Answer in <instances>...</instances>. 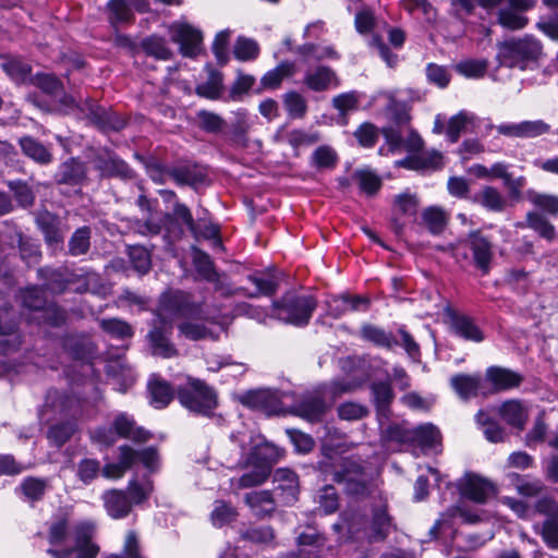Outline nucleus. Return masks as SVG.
<instances>
[{
  "label": "nucleus",
  "instance_id": "nucleus-55",
  "mask_svg": "<svg viewBox=\"0 0 558 558\" xmlns=\"http://www.w3.org/2000/svg\"><path fill=\"white\" fill-rule=\"evenodd\" d=\"M353 177L360 190L368 196L375 195L381 187L380 178L371 170H357Z\"/></svg>",
  "mask_w": 558,
  "mask_h": 558
},
{
  "label": "nucleus",
  "instance_id": "nucleus-33",
  "mask_svg": "<svg viewBox=\"0 0 558 558\" xmlns=\"http://www.w3.org/2000/svg\"><path fill=\"white\" fill-rule=\"evenodd\" d=\"M296 73L294 62L282 61L275 69L264 74L260 84L266 89H277L284 78L292 77Z\"/></svg>",
  "mask_w": 558,
  "mask_h": 558
},
{
  "label": "nucleus",
  "instance_id": "nucleus-54",
  "mask_svg": "<svg viewBox=\"0 0 558 558\" xmlns=\"http://www.w3.org/2000/svg\"><path fill=\"white\" fill-rule=\"evenodd\" d=\"M2 69L16 83H25L29 78L32 71L28 63L16 58L3 62Z\"/></svg>",
  "mask_w": 558,
  "mask_h": 558
},
{
  "label": "nucleus",
  "instance_id": "nucleus-32",
  "mask_svg": "<svg viewBox=\"0 0 558 558\" xmlns=\"http://www.w3.org/2000/svg\"><path fill=\"white\" fill-rule=\"evenodd\" d=\"M441 161V155L437 151L422 155H411L396 161V167L415 171L437 169Z\"/></svg>",
  "mask_w": 558,
  "mask_h": 558
},
{
  "label": "nucleus",
  "instance_id": "nucleus-40",
  "mask_svg": "<svg viewBox=\"0 0 558 558\" xmlns=\"http://www.w3.org/2000/svg\"><path fill=\"white\" fill-rule=\"evenodd\" d=\"M222 73L214 69H209L207 81L198 84L195 88V92L201 97L218 99L222 93Z\"/></svg>",
  "mask_w": 558,
  "mask_h": 558
},
{
  "label": "nucleus",
  "instance_id": "nucleus-44",
  "mask_svg": "<svg viewBox=\"0 0 558 558\" xmlns=\"http://www.w3.org/2000/svg\"><path fill=\"white\" fill-rule=\"evenodd\" d=\"M274 480L278 483L277 488L287 494L289 500H295L298 494V476L289 469H278L275 472Z\"/></svg>",
  "mask_w": 558,
  "mask_h": 558
},
{
  "label": "nucleus",
  "instance_id": "nucleus-39",
  "mask_svg": "<svg viewBox=\"0 0 558 558\" xmlns=\"http://www.w3.org/2000/svg\"><path fill=\"white\" fill-rule=\"evenodd\" d=\"M99 327L104 332L119 340L131 339L134 336L133 327L120 318H102L99 320Z\"/></svg>",
  "mask_w": 558,
  "mask_h": 558
},
{
  "label": "nucleus",
  "instance_id": "nucleus-52",
  "mask_svg": "<svg viewBox=\"0 0 558 558\" xmlns=\"http://www.w3.org/2000/svg\"><path fill=\"white\" fill-rule=\"evenodd\" d=\"M527 227L537 232L542 238L551 241L555 238V227L539 213L531 211L526 215Z\"/></svg>",
  "mask_w": 558,
  "mask_h": 558
},
{
  "label": "nucleus",
  "instance_id": "nucleus-7",
  "mask_svg": "<svg viewBox=\"0 0 558 558\" xmlns=\"http://www.w3.org/2000/svg\"><path fill=\"white\" fill-rule=\"evenodd\" d=\"M537 0H477L480 7L485 10L497 11V22L504 28L509 31L523 29L529 19L524 12L535 7Z\"/></svg>",
  "mask_w": 558,
  "mask_h": 558
},
{
  "label": "nucleus",
  "instance_id": "nucleus-13",
  "mask_svg": "<svg viewBox=\"0 0 558 558\" xmlns=\"http://www.w3.org/2000/svg\"><path fill=\"white\" fill-rule=\"evenodd\" d=\"M94 167L101 177L120 178L122 180H132L135 178V171L118 155L105 150L94 158Z\"/></svg>",
  "mask_w": 558,
  "mask_h": 558
},
{
  "label": "nucleus",
  "instance_id": "nucleus-34",
  "mask_svg": "<svg viewBox=\"0 0 558 558\" xmlns=\"http://www.w3.org/2000/svg\"><path fill=\"white\" fill-rule=\"evenodd\" d=\"M245 504L252 509L255 515L265 517L275 511V501L269 490H257L247 493L244 497Z\"/></svg>",
  "mask_w": 558,
  "mask_h": 558
},
{
  "label": "nucleus",
  "instance_id": "nucleus-64",
  "mask_svg": "<svg viewBox=\"0 0 558 558\" xmlns=\"http://www.w3.org/2000/svg\"><path fill=\"white\" fill-rule=\"evenodd\" d=\"M535 530L541 534L547 547L558 549V515L545 519L539 529L535 526Z\"/></svg>",
  "mask_w": 558,
  "mask_h": 558
},
{
  "label": "nucleus",
  "instance_id": "nucleus-36",
  "mask_svg": "<svg viewBox=\"0 0 558 558\" xmlns=\"http://www.w3.org/2000/svg\"><path fill=\"white\" fill-rule=\"evenodd\" d=\"M20 146L23 153L40 165H48L52 161V154L39 141L31 136L20 140Z\"/></svg>",
  "mask_w": 558,
  "mask_h": 558
},
{
  "label": "nucleus",
  "instance_id": "nucleus-60",
  "mask_svg": "<svg viewBox=\"0 0 558 558\" xmlns=\"http://www.w3.org/2000/svg\"><path fill=\"white\" fill-rule=\"evenodd\" d=\"M337 161V153L335 151V149L327 145L317 147L312 154V165L318 169L335 168Z\"/></svg>",
  "mask_w": 558,
  "mask_h": 558
},
{
  "label": "nucleus",
  "instance_id": "nucleus-17",
  "mask_svg": "<svg viewBox=\"0 0 558 558\" xmlns=\"http://www.w3.org/2000/svg\"><path fill=\"white\" fill-rule=\"evenodd\" d=\"M53 179L57 184L81 186L87 181V166L78 158L71 157L59 165Z\"/></svg>",
  "mask_w": 558,
  "mask_h": 558
},
{
  "label": "nucleus",
  "instance_id": "nucleus-42",
  "mask_svg": "<svg viewBox=\"0 0 558 558\" xmlns=\"http://www.w3.org/2000/svg\"><path fill=\"white\" fill-rule=\"evenodd\" d=\"M90 228L81 227L71 235L68 243V254L71 256H81L88 253L90 248Z\"/></svg>",
  "mask_w": 558,
  "mask_h": 558
},
{
  "label": "nucleus",
  "instance_id": "nucleus-5",
  "mask_svg": "<svg viewBox=\"0 0 558 558\" xmlns=\"http://www.w3.org/2000/svg\"><path fill=\"white\" fill-rule=\"evenodd\" d=\"M317 301L313 295L287 292L272 303L271 316L296 327L308 325Z\"/></svg>",
  "mask_w": 558,
  "mask_h": 558
},
{
  "label": "nucleus",
  "instance_id": "nucleus-63",
  "mask_svg": "<svg viewBox=\"0 0 558 558\" xmlns=\"http://www.w3.org/2000/svg\"><path fill=\"white\" fill-rule=\"evenodd\" d=\"M236 510L230 504L223 500L215 502L214 510L211 511V522L215 526H222L235 520Z\"/></svg>",
  "mask_w": 558,
  "mask_h": 558
},
{
  "label": "nucleus",
  "instance_id": "nucleus-15",
  "mask_svg": "<svg viewBox=\"0 0 558 558\" xmlns=\"http://www.w3.org/2000/svg\"><path fill=\"white\" fill-rule=\"evenodd\" d=\"M485 380L492 386L486 392L494 393L519 388L524 377L507 367L489 366L485 372Z\"/></svg>",
  "mask_w": 558,
  "mask_h": 558
},
{
  "label": "nucleus",
  "instance_id": "nucleus-46",
  "mask_svg": "<svg viewBox=\"0 0 558 558\" xmlns=\"http://www.w3.org/2000/svg\"><path fill=\"white\" fill-rule=\"evenodd\" d=\"M69 518L65 514L56 515L49 524L48 542L51 546H58L65 542L69 535Z\"/></svg>",
  "mask_w": 558,
  "mask_h": 558
},
{
  "label": "nucleus",
  "instance_id": "nucleus-48",
  "mask_svg": "<svg viewBox=\"0 0 558 558\" xmlns=\"http://www.w3.org/2000/svg\"><path fill=\"white\" fill-rule=\"evenodd\" d=\"M474 116L466 111H460L458 114L451 117L448 121L447 137L451 143H457L461 133L466 130L470 123H473Z\"/></svg>",
  "mask_w": 558,
  "mask_h": 558
},
{
  "label": "nucleus",
  "instance_id": "nucleus-50",
  "mask_svg": "<svg viewBox=\"0 0 558 558\" xmlns=\"http://www.w3.org/2000/svg\"><path fill=\"white\" fill-rule=\"evenodd\" d=\"M31 83L50 96H59L63 92L61 81L53 74L37 73L31 77Z\"/></svg>",
  "mask_w": 558,
  "mask_h": 558
},
{
  "label": "nucleus",
  "instance_id": "nucleus-22",
  "mask_svg": "<svg viewBox=\"0 0 558 558\" xmlns=\"http://www.w3.org/2000/svg\"><path fill=\"white\" fill-rule=\"evenodd\" d=\"M88 119L99 130L104 132L120 131L125 126V121L114 111L107 110L98 105H90L88 108Z\"/></svg>",
  "mask_w": 558,
  "mask_h": 558
},
{
  "label": "nucleus",
  "instance_id": "nucleus-30",
  "mask_svg": "<svg viewBox=\"0 0 558 558\" xmlns=\"http://www.w3.org/2000/svg\"><path fill=\"white\" fill-rule=\"evenodd\" d=\"M304 84L314 92L326 90L332 85L339 86V80L333 70L328 66H317L314 71H308L304 76Z\"/></svg>",
  "mask_w": 558,
  "mask_h": 558
},
{
  "label": "nucleus",
  "instance_id": "nucleus-56",
  "mask_svg": "<svg viewBox=\"0 0 558 558\" xmlns=\"http://www.w3.org/2000/svg\"><path fill=\"white\" fill-rule=\"evenodd\" d=\"M48 487V481L38 477H26L21 483V490L24 496L31 501H38L43 499L46 489Z\"/></svg>",
  "mask_w": 558,
  "mask_h": 558
},
{
  "label": "nucleus",
  "instance_id": "nucleus-59",
  "mask_svg": "<svg viewBox=\"0 0 558 558\" xmlns=\"http://www.w3.org/2000/svg\"><path fill=\"white\" fill-rule=\"evenodd\" d=\"M76 426L72 422H64L51 426L48 430L47 438L57 447H62L75 433Z\"/></svg>",
  "mask_w": 558,
  "mask_h": 558
},
{
  "label": "nucleus",
  "instance_id": "nucleus-43",
  "mask_svg": "<svg viewBox=\"0 0 558 558\" xmlns=\"http://www.w3.org/2000/svg\"><path fill=\"white\" fill-rule=\"evenodd\" d=\"M476 422L482 426L485 438L490 442H502L506 438L505 428L494 421L487 413L480 411L476 414Z\"/></svg>",
  "mask_w": 558,
  "mask_h": 558
},
{
  "label": "nucleus",
  "instance_id": "nucleus-12",
  "mask_svg": "<svg viewBox=\"0 0 558 558\" xmlns=\"http://www.w3.org/2000/svg\"><path fill=\"white\" fill-rule=\"evenodd\" d=\"M349 533L356 539H366L368 543L385 541L393 529L392 518L386 508H378L373 511L369 526L360 531L354 522L349 524Z\"/></svg>",
  "mask_w": 558,
  "mask_h": 558
},
{
  "label": "nucleus",
  "instance_id": "nucleus-29",
  "mask_svg": "<svg viewBox=\"0 0 558 558\" xmlns=\"http://www.w3.org/2000/svg\"><path fill=\"white\" fill-rule=\"evenodd\" d=\"M499 415L510 426L522 430L529 417L527 408L522 401L511 399L505 401L499 408Z\"/></svg>",
  "mask_w": 558,
  "mask_h": 558
},
{
  "label": "nucleus",
  "instance_id": "nucleus-3",
  "mask_svg": "<svg viewBox=\"0 0 558 558\" xmlns=\"http://www.w3.org/2000/svg\"><path fill=\"white\" fill-rule=\"evenodd\" d=\"M230 440L233 446L236 447V459H230L227 458L225 461V464L229 469L234 468H246L252 466V470L248 472L243 473L239 478H232L231 480V486L236 489H244V488H252L255 486H259L264 484L268 477L270 476L271 472L268 471V468L262 466L256 463H246L245 462V456L244 451L246 449V446L252 442L253 440V433L243 429L234 432L230 435Z\"/></svg>",
  "mask_w": 558,
  "mask_h": 558
},
{
  "label": "nucleus",
  "instance_id": "nucleus-19",
  "mask_svg": "<svg viewBox=\"0 0 558 558\" xmlns=\"http://www.w3.org/2000/svg\"><path fill=\"white\" fill-rule=\"evenodd\" d=\"M112 427L117 437L130 439L143 444L151 438V434L136 425L134 418L126 413H119L112 421Z\"/></svg>",
  "mask_w": 558,
  "mask_h": 558
},
{
  "label": "nucleus",
  "instance_id": "nucleus-18",
  "mask_svg": "<svg viewBox=\"0 0 558 558\" xmlns=\"http://www.w3.org/2000/svg\"><path fill=\"white\" fill-rule=\"evenodd\" d=\"M202 33L187 24H180L172 28V40L180 45L184 57H196L201 52Z\"/></svg>",
  "mask_w": 558,
  "mask_h": 558
},
{
  "label": "nucleus",
  "instance_id": "nucleus-23",
  "mask_svg": "<svg viewBox=\"0 0 558 558\" xmlns=\"http://www.w3.org/2000/svg\"><path fill=\"white\" fill-rule=\"evenodd\" d=\"M326 403L318 392L304 395L295 404V413L310 422L322 420L326 411Z\"/></svg>",
  "mask_w": 558,
  "mask_h": 558
},
{
  "label": "nucleus",
  "instance_id": "nucleus-11",
  "mask_svg": "<svg viewBox=\"0 0 558 558\" xmlns=\"http://www.w3.org/2000/svg\"><path fill=\"white\" fill-rule=\"evenodd\" d=\"M461 497L484 505L498 493L497 486L488 478L475 473H465L457 482Z\"/></svg>",
  "mask_w": 558,
  "mask_h": 558
},
{
  "label": "nucleus",
  "instance_id": "nucleus-53",
  "mask_svg": "<svg viewBox=\"0 0 558 558\" xmlns=\"http://www.w3.org/2000/svg\"><path fill=\"white\" fill-rule=\"evenodd\" d=\"M194 266L202 279L208 282L218 281L219 276L214 267L210 256L207 253L196 251L194 255Z\"/></svg>",
  "mask_w": 558,
  "mask_h": 558
},
{
  "label": "nucleus",
  "instance_id": "nucleus-24",
  "mask_svg": "<svg viewBox=\"0 0 558 558\" xmlns=\"http://www.w3.org/2000/svg\"><path fill=\"white\" fill-rule=\"evenodd\" d=\"M118 461L106 463L101 469V474L106 478H121L128 470L134 465V449L129 445H122L118 448Z\"/></svg>",
  "mask_w": 558,
  "mask_h": 558
},
{
  "label": "nucleus",
  "instance_id": "nucleus-4",
  "mask_svg": "<svg viewBox=\"0 0 558 558\" xmlns=\"http://www.w3.org/2000/svg\"><path fill=\"white\" fill-rule=\"evenodd\" d=\"M497 59L508 68L525 70L529 63L535 62L543 53L541 41L532 35L513 37L497 45Z\"/></svg>",
  "mask_w": 558,
  "mask_h": 558
},
{
  "label": "nucleus",
  "instance_id": "nucleus-14",
  "mask_svg": "<svg viewBox=\"0 0 558 558\" xmlns=\"http://www.w3.org/2000/svg\"><path fill=\"white\" fill-rule=\"evenodd\" d=\"M37 277L45 281L44 288L52 294L65 292L76 280V275L66 267H40L37 270Z\"/></svg>",
  "mask_w": 558,
  "mask_h": 558
},
{
  "label": "nucleus",
  "instance_id": "nucleus-47",
  "mask_svg": "<svg viewBox=\"0 0 558 558\" xmlns=\"http://www.w3.org/2000/svg\"><path fill=\"white\" fill-rule=\"evenodd\" d=\"M106 373L108 376L122 381L125 387L134 383L133 371L122 359L109 360L106 364Z\"/></svg>",
  "mask_w": 558,
  "mask_h": 558
},
{
  "label": "nucleus",
  "instance_id": "nucleus-2",
  "mask_svg": "<svg viewBox=\"0 0 558 558\" xmlns=\"http://www.w3.org/2000/svg\"><path fill=\"white\" fill-rule=\"evenodd\" d=\"M153 492V483L147 480L140 483L131 480L125 489H108L101 495L107 514L116 520L128 517L134 505H141L148 499Z\"/></svg>",
  "mask_w": 558,
  "mask_h": 558
},
{
  "label": "nucleus",
  "instance_id": "nucleus-8",
  "mask_svg": "<svg viewBox=\"0 0 558 558\" xmlns=\"http://www.w3.org/2000/svg\"><path fill=\"white\" fill-rule=\"evenodd\" d=\"M331 480L343 486L344 492L352 496H365L368 492L367 478L363 468L352 459H340L331 470L325 469Z\"/></svg>",
  "mask_w": 558,
  "mask_h": 558
},
{
  "label": "nucleus",
  "instance_id": "nucleus-41",
  "mask_svg": "<svg viewBox=\"0 0 558 558\" xmlns=\"http://www.w3.org/2000/svg\"><path fill=\"white\" fill-rule=\"evenodd\" d=\"M422 221L427 230L433 234H440L448 222L446 213L436 206H430L422 211Z\"/></svg>",
  "mask_w": 558,
  "mask_h": 558
},
{
  "label": "nucleus",
  "instance_id": "nucleus-6",
  "mask_svg": "<svg viewBox=\"0 0 558 558\" xmlns=\"http://www.w3.org/2000/svg\"><path fill=\"white\" fill-rule=\"evenodd\" d=\"M449 250L457 262L469 260L468 252H471V262L481 270L483 275H487L490 270L494 258V246L488 236L481 230L470 231L464 240L457 245L451 244Z\"/></svg>",
  "mask_w": 558,
  "mask_h": 558
},
{
  "label": "nucleus",
  "instance_id": "nucleus-9",
  "mask_svg": "<svg viewBox=\"0 0 558 558\" xmlns=\"http://www.w3.org/2000/svg\"><path fill=\"white\" fill-rule=\"evenodd\" d=\"M180 403L196 414L208 416L217 407L215 391L199 379H190L186 387L178 390Z\"/></svg>",
  "mask_w": 558,
  "mask_h": 558
},
{
  "label": "nucleus",
  "instance_id": "nucleus-45",
  "mask_svg": "<svg viewBox=\"0 0 558 558\" xmlns=\"http://www.w3.org/2000/svg\"><path fill=\"white\" fill-rule=\"evenodd\" d=\"M165 221L169 225H172L173 221H181L194 235H197V225L193 218V215L190 208L175 201L172 206V211L170 214L165 215Z\"/></svg>",
  "mask_w": 558,
  "mask_h": 558
},
{
  "label": "nucleus",
  "instance_id": "nucleus-38",
  "mask_svg": "<svg viewBox=\"0 0 558 558\" xmlns=\"http://www.w3.org/2000/svg\"><path fill=\"white\" fill-rule=\"evenodd\" d=\"M473 201L489 211L499 213L506 207V199L493 186H485L473 196Z\"/></svg>",
  "mask_w": 558,
  "mask_h": 558
},
{
  "label": "nucleus",
  "instance_id": "nucleus-35",
  "mask_svg": "<svg viewBox=\"0 0 558 558\" xmlns=\"http://www.w3.org/2000/svg\"><path fill=\"white\" fill-rule=\"evenodd\" d=\"M374 403L376 405L378 415L388 418L389 405L392 402L395 395L392 387L388 381L374 383L371 386Z\"/></svg>",
  "mask_w": 558,
  "mask_h": 558
},
{
  "label": "nucleus",
  "instance_id": "nucleus-62",
  "mask_svg": "<svg viewBox=\"0 0 558 558\" xmlns=\"http://www.w3.org/2000/svg\"><path fill=\"white\" fill-rule=\"evenodd\" d=\"M22 304L33 311H41L45 308L46 299L41 288L31 286L21 291Z\"/></svg>",
  "mask_w": 558,
  "mask_h": 558
},
{
  "label": "nucleus",
  "instance_id": "nucleus-10",
  "mask_svg": "<svg viewBox=\"0 0 558 558\" xmlns=\"http://www.w3.org/2000/svg\"><path fill=\"white\" fill-rule=\"evenodd\" d=\"M199 303L202 304V313L198 316H171V318L182 319L177 325L178 335L190 341L216 340L218 335L211 328L216 319L208 316L205 313L204 304Z\"/></svg>",
  "mask_w": 558,
  "mask_h": 558
},
{
  "label": "nucleus",
  "instance_id": "nucleus-1",
  "mask_svg": "<svg viewBox=\"0 0 558 558\" xmlns=\"http://www.w3.org/2000/svg\"><path fill=\"white\" fill-rule=\"evenodd\" d=\"M201 313L202 304L196 303L191 293L182 290H167L161 293L146 336L151 353L163 359L178 356L179 351L171 341V316L190 317Z\"/></svg>",
  "mask_w": 558,
  "mask_h": 558
},
{
  "label": "nucleus",
  "instance_id": "nucleus-28",
  "mask_svg": "<svg viewBox=\"0 0 558 558\" xmlns=\"http://www.w3.org/2000/svg\"><path fill=\"white\" fill-rule=\"evenodd\" d=\"M38 228L44 234L46 243L50 247H57L63 243V232L60 228V219L48 211L38 214L36 218Z\"/></svg>",
  "mask_w": 558,
  "mask_h": 558
},
{
  "label": "nucleus",
  "instance_id": "nucleus-51",
  "mask_svg": "<svg viewBox=\"0 0 558 558\" xmlns=\"http://www.w3.org/2000/svg\"><path fill=\"white\" fill-rule=\"evenodd\" d=\"M361 335L364 339L385 348H392L398 343L391 333L373 325H364Z\"/></svg>",
  "mask_w": 558,
  "mask_h": 558
},
{
  "label": "nucleus",
  "instance_id": "nucleus-61",
  "mask_svg": "<svg viewBox=\"0 0 558 558\" xmlns=\"http://www.w3.org/2000/svg\"><path fill=\"white\" fill-rule=\"evenodd\" d=\"M129 257L133 268L141 275L147 274L151 267L149 252L141 245L129 247Z\"/></svg>",
  "mask_w": 558,
  "mask_h": 558
},
{
  "label": "nucleus",
  "instance_id": "nucleus-25",
  "mask_svg": "<svg viewBox=\"0 0 558 558\" xmlns=\"http://www.w3.org/2000/svg\"><path fill=\"white\" fill-rule=\"evenodd\" d=\"M450 384L453 390L463 400L476 397L477 395H488V392L484 390L482 378L478 375L459 374L451 377Z\"/></svg>",
  "mask_w": 558,
  "mask_h": 558
},
{
  "label": "nucleus",
  "instance_id": "nucleus-21",
  "mask_svg": "<svg viewBox=\"0 0 558 558\" xmlns=\"http://www.w3.org/2000/svg\"><path fill=\"white\" fill-rule=\"evenodd\" d=\"M167 174L178 184L197 189L206 182V172L196 165H183L167 170Z\"/></svg>",
  "mask_w": 558,
  "mask_h": 558
},
{
  "label": "nucleus",
  "instance_id": "nucleus-20",
  "mask_svg": "<svg viewBox=\"0 0 558 558\" xmlns=\"http://www.w3.org/2000/svg\"><path fill=\"white\" fill-rule=\"evenodd\" d=\"M243 403L250 408L264 411L267 414L278 413L281 410V401L278 392L270 389L250 391L243 398Z\"/></svg>",
  "mask_w": 558,
  "mask_h": 558
},
{
  "label": "nucleus",
  "instance_id": "nucleus-58",
  "mask_svg": "<svg viewBox=\"0 0 558 558\" xmlns=\"http://www.w3.org/2000/svg\"><path fill=\"white\" fill-rule=\"evenodd\" d=\"M233 53L240 61L254 60L259 54V46L254 39L239 37L234 44Z\"/></svg>",
  "mask_w": 558,
  "mask_h": 558
},
{
  "label": "nucleus",
  "instance_id": "nucleus-16",
  "mask_svg": "<svg viewBox=\"0 0 558 558\" xmlns=\"http://www.w3.org/2000/svg\"><path fill=\"white\" fill-rule=\"evenodd\" d=\"M451 331L466 341L482 342L484 333L475 324L474 319L468 315L458 313L451 307L445 310Z\"/></svg>",
  "mask_w": 558,
  "mask_h": 558
},
{
  "label": "nucleus",
  "instance_id": "nucleus-37",
  "mask_svg": "<svg viewBox=\"0 0 558 558\" xmlns=\"http://www.w3.org/2000/svg\"><path fill=\"white\" fill-rule=\"evenodd\" d=\"M410 441L416 442L422 449H433L440 441V432L433 424H423L411 430Z\"/></svg>",
  "mask_w": 558,
  "mask_h": 558
},
{
  "label": "nucleus",
  "instance_id": "nucleus-27",
  "mask_svg": "<svg viewBox=\"0 0 558 558\" xmlns=\"http://www.w3.org/2000/svg\"><path fill=\"white\" fill-rule=\"evenodd\" d=\"M9 308H0V354L15 352L21 345V338L15 332V324L8 320Z\"/></svg>",
  "mask_w": 558,
  "mask_h": 558
},
{
  "label": "nucleus",
  "instance_id": "nucleus-49",
  "mask_svg": "<svg viewBox=\"0 0 558 558\" xmlns=\"http://www.w3.org/2000/svg\"><path fill=\"white\" fill-rule=\"evenodd\" d=\"M165 223V218L160 219L158 217L150 215L145 220L136 219L132 221L130 228L133 232L140 235L155 236L161 232Z\"/></svg>",
  "mask_w": 558,
  "mask_h": 558
},
{
  "label": "nucleus",
  "instance_id": "nucleus-31",
  "mask_svg": "<svg viewBox=\"0 0 558 558\" xmlns=\"http://www.w3.org/2000/svg\"><path fill=\"white\" fill-rule=\"evenodd\" d=\"M147 389L150 398V404L156 409L166 408L172 401L174 396V390L171 385L155 375L148 380Z\"/></svg>",
  "mask_w": 558,
  "mask_h": 558
},
{
  "label": "nucleus",
  "instance_id": "nucleus-57",
  "mask_svg": "<svg viewBox=\"0 0 558 558\" xmlns=\"http://www.w3.org/2000/svg\"><path fill=\"white\" fill-rule=\"evenodd\" d=\"M283 105L288 114L293 119H302L306 114V99L298 92H288L283 96Z\"/></svg>",
  "mask_w": 558,
  "mask_h": 558
},
{
  "label": "nucleus",
  "instance_id": "nucleus-26",
  "mask_svg": "<svg viewBox=\"0 0 558 558\" xmlns=\"http://www.w3.org/2000/svg\"><path fill=\"white\" fill-rule=\"evenodd\" d=\"M281 456L282 453L277 446L263 441L253 447L250 453L245 457V462L266 466L268 468V471L271 472L274 464L279 461Z\"/></svg>",
  "mask_w": 558,
  "mask_h": 558
}]
</instances>
